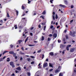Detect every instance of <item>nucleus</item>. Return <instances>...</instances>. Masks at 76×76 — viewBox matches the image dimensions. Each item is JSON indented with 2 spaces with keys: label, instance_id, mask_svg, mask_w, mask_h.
Returning a JSON list of instances; mask_svg holds the SVG:
<instances>
[{
  "label": "nucleus",
  "instance_id": "nucleus-1",
  "mask_svg": "<svg viewBox=\"0 0 76 76\" xmlns=\"http://www.w3.org/2000/svg\"><path fill=\"white\" fill-rule=\"evenodd\" d=\"M61 68V66H58V68L55 71V73H58V72H59L60 71V69Z\"/></svg>",
  "mask_w": 76,
  "mask_h": 76
},
{
  "label": "nucleus",
  "instance_id": "nucleus-2",
  "mask_svg": "<svg viewBox=\"0 0 76 76\" xmlns=\"http://www.w3.org/2000/svg\"><path fill=\"white\" fill-rule=\"evenodd\" d=\"M10 64L11 66H12V68L15 67V65H14V63L13 62H10Z\"/></svg>",
  "mask_w": 76,
  "mask_h": 76
},
{
  "label": "nucleus",
  "instance_id": "nucleus-3",
  "mask_svg": "<svg viewBox=\"0 0 76 76\" xmlns=\"http://www.w3.org/2000/svg\"><path fill=\"white\" fill-rule=\"evenodd\" d=\"M76 32L75 31H73V33L71 32L70 34H69V35H71V36H72V37H75V34H76Z\"/></svg>",
  "mask_w": 76,
  "mask_h": 76
},
{
  "label": "nucleus",
  "instance_id": "nucleus-4",
  "mask_svg": "<svg viewBox=\"0 0 76 76\" xmlns=\"http://www.w3.org/2000/svg\"><path fill=\"white\" fill-rule=\"evenodd\" d=\"M26 5L25 4H23L22 6V10H24L25 9V7L26 8Z\"/></svg>",
  "mask_w": 76,
  "mask_h": 76
},
{
  "label": "nucleus",
  "instance_id": "nucleus-5",
  "mask_svg": "<svg viewBox=\"0 0 76 76\" xmlns=\"http://www.w3.org/2000/svg\"><path fill=\"white\" fill-rule=\"evenodd\" d=\"M11 24H12V23H11L10 22H7L6 24V25L7 26H10Z\"/></svg>",
  "mask_w": 76,
  "mask_h": 76
},
{
  "label": "nucleus",
  "instance_id": "nucleus-6",
  "mask_svg": "<svg viewBox=\"0 0 76 76\" xmlns=\"http://www.w3.org/2000/svg\"><path fill=\"white\" fill-rule=\"evenodd\" d=\"M43 67H47L48 66V64L47 63H46L43 64Z\"/></svg>",
  "mask_w": 76,
  "mask_h": 76
},
{
  "label": "nucleus",
  "instance_id": "nucleus-7",
  "mask_svg": "<svg viewBox=\"0 0 76 76\" xmlns=\"http://www.w3.org/2000/svg\"><path fill=\"white\" fill-rule=\"evenodd\" d=\"M57 34L56 33H54L53 34V37H54L55 38H57Z\"/></svg>",
  "mask_w": 76,
  "mask_h": 76
},
{
  "label": "nucleus",
  "instance_id": "nucleus-8",
  "mask_svg": "<svg viewBox=\"0 0 76 76\" xmlns=\"http://www.w3.org/2000/svg\"><path fill=\"white\" fill-rule=\"evenodd\" d=\"M75 48H72L70 49V52H71V53H72L75 51Z\"/></svg>",
  "mask_w": 76,
  "mask_h": 76
},
{
  "label": "nucleus",
  "instance_id": "nucleus-9",
  "mask_svg": "<svg viewBox=\"0 0 76 76\" xmlns=\"http://www.w3.org/2000/svg\"><path fill=\"white\" fill-rule=\"evenodd\" d=\"M59 6H61V7H63L64 8L66 7V6H65V5L61 4H60Z\"/></svg>",
  "mask_w": 76,
  "mask_h": 76
},
{
  "label": "nucleus",
  "instance_id": "nucleus-10",
  "mask_svg": "<svg viewBox=\"0 0 76 76\" xmlns=\"http://www.w3.org/2000/svg\"><path fill=\"white\" fill-rule=\"evenodd\" d=\"M16 69L20 71V70H21V68H20V67H18Z\"/></svg>",
  "mask_w": 76,
  "mask_h": 76
},
{
  "label": "nucleus",
  "instance_id": "nucleus-11",
  "mask_svg": "<svg viewBox=\"0 0 76 76\" xmlns=\"http://www.w3.org/2000/svg\"><path fill=\"white\" fill-rule=\"evenodd\" d=\"M64 3L65 4H68V2L67 1L64 0Z\"/></svg>",
  "mask_w": 76,
  "mask_h": 76
},
{
  "label": "nucleus",
  "instance_id": "nucleus-12",
  "mask_svg": "<svg viewBox=\"0 0 76 76\" xmlns=\"http://www.w3.org/2000/svg\"><path fill=\"white\" fill-rule=\"evenodd\" d=\"M9 53L10 54H13L14 53V52L13 51H10L9 52Z\"/></svg>",
  "mask_w": 76,
  "mask_h": 76
},
{
  "label": "nucleus",
  "instance_id": "nucleus-13",
  "mask_svg": "<svg viewBox=\"0 0 76 76\" xmlns=\"http://www.w3.org/2000/svg\"><path fill=\"white\" fill-rule=\"evenodd\" d=\"M49 54H50V56H54V54L53 52H50L49 53Z\"/></svg>",
  "mask_w": 76,
  "mask_h": 76
},
{
  "label": "nucleus",
  "instance_id": "nucleus-14",
  "mask_svg": "<svg viewBox=\"0 0 76 76\" xmlns=\"http://www.w3.org/2000/svg\"><path fill=\"white\" fill-rule=\"evenodd\" d=\"M15 12H16V14H17V16H18V14L19 13V12H18V11L16 10Z\"/></svg>",
  "mask_w": 76,
  "mask_h": 76
},
{
  "label": "nucleus",
  "instance_id": "nucleus-15",
  "mask_svg": "<svg viewBox=\"0 0 76 76\" xmlns=\"http://www.w3.org/2000/svg\"><path fill=\"white\" fill-rule=\"evenodd\" d=\"M28 37H27V38H26V40H25V44H26V41H28Z\"/></svg>",
  "mask_w": 76,
  "mask_h": 76
},
{
  "label": "nucleus",
  "instance_id": "nucleus-16",
  "mask_svg": "<svg viewBox=\"0 0 76 76\" xmlns=\"http://www.w3.org/2000/svg\"><path fill=\"white\" fill-rule=\"evenodd\" d=\"M63 76V73L61 72H60L59 74V76Z\"/></svg>",
  "mask_w": 76,
  "mask_h": 76
},
{
  "label": "nucleus",
  "instance_id": "nucleus-17",
  "mask_svg": "<svg viewBox=\"0 0 76 76\" xmlns=\"http://www.w3.org/2000/svg\"><path fill=\"white\" fill-rule=\"evenodd\" d=\"M7 18H10V15H9V12H7Z\"/></svg>",
  "mask_w": 76,
  "mask_h": 76
},
{
  "label": "nucleus",
  "instance_id": "nucleus-18",
  "mask_svg": "<svg viewBox=\"0 0 76 76\" xmlns=\"http://www.w3.org/2000/svg\"><path fill=\"white\" fill-rule=\"evenodd\" d=\"M27 75L28 76H31V73H30V72H28L27 73Z\"/></svg>",
  "mask_w": 76,
  "mask_h": 76
},
{
  "label": "nucleus",
  "instance_id": "nucleus-19",
  "mask_svg": "<svg viewBox=\"0 0 76 76\" xmlns=\"http://www.w3.org/2000/svg\"><path fill=\"white\" fill-rule=\"evenodd\" d=\"M12 55H13V57H15V56H16V53H14H14Z\"/></svg>",
  "mask_w": 76,
  "mask_h": 76
},
{
  "label": "nucleus",
  "instance_id": "nucleus-20",
  "mask_svg": "<svg viewBox=\"0 0 76 76\" xmlns=\"http://www.w3.org/2000/svg\"><path fill=\"white\" fill-rule=\"evenodd\" d=\"M46 13L45 12V10H44V11L42 13V15H45V13Z\"/></svg>",
  "mask_w": 76,
  "mask_h": 76
},
{
  "label": "nucleus",
  "instance_id": "nucleus-21",
  "mask_svg": "<svg viewBox=\"0 0 76 76\" xmlns=\"http://www.w3.org/2000/svg\"><path fill=\"white\" fill-rule=\"evenodd\" d=\"M7 52H8V51H4V53H3V55H4L5 54V53H6Z\"/></svg>",
  "mask_w": 76,
  "mask_h": 76
},
{
  "label": "nucleus",
  "instance_id": "nucleus-22",
  "mask_svg": "<svg viewBox=\"0 0 76 76\" xmlns=\"http://www.w3.org/2000/svg\"><path fill=\"white\" fill-rule=\"evenodd\" d=\"M14 28H15V29H16L17 28H18V27H17V25H15L14 26Z\"/></svg>",
  "mask_w": 76,
  "mask_h": 76
},
{
  "label": "nucleus",
  "instance_id": "nucleus-23",
  "mask_svg": "<svg viewBox=\"0 0 76 76\" xmlns=\"http://www.w3.org/2000/svg\"><path fill=\"white\" fill-rule=\"evenodd\" d=\"M44 36H42V41H44Z\"/></svg>",
  "mask_w": 76,
  "mask_h": 76
},
{
  "label": "nucleus",
  "instance_id": "nucleus-24",
  "mask_svg": "<svg viewBox=\"0 0 76 76\" xmlns=\"http://www.w3.org/2000/svg\"><path fill=\"white\" fill-rule=\"evenodd\" d=\"M28 45L30 47H32V46H34L35 45Z\"/></svg>",
  "mask_w": 76,
  "mask_h": 76
},
{
  "label": "nucleus",
  "instance_id": "nucleus-25",
  "mask_svg": "<svg viewBox=\"0 0 76 76\" xmlns=\"http://www.w3.org/2000/svg\"><path fill=\"white\" fill-rule=\"evenodd\" d=\"M7 61H10V58H7Z\"/></svg>",
  "mask_w": 76,
  "mask_h": 76
},
{
  "label": "nucleus",
  "instance_id": "nucleus-26",
  "mask_svg": "<svg viewBox=\"0 0 76 76\" xmlns=\"http://www.w3.org/2000/svg\"><path fill=\"white\" fill-rule=\"evenodd\" d=\"M60 47L61 48H63L64 47V45H61Z\"/></svg>",
  "mask_w": 76,
  "mask_h": 76
},
{
  "label": "nucleus",
  "instance_id": "nucleus-27",
  "mask_svg": "<svg viewBox=\"0 0 76 76\" xmlns=\"http://www.w3.org/2000/svg\"><path fill=\"white\" fill-rule=\"evenodd\" d=\"M49 66H50V67H53V65L51 64V63H49Z\"/></svg>",
  "mask_w": 76,
  "mask_h": 76
},
{
  "label": "nucleus",
  "instance_id": "nucleus-28",
  "mask_svg": "<svg viewBox=\"0 0 76 76\" xmlns=\"http://www.w3.org/2000/svg\"><path fill=\"white\" fill-rule=\"evenodd\" d=\"M48 41H51V39H50V38L48 37Z\"/></svg>",
  "mask_w": 76,
  "mask_h": 76
},
{
  "label": "nucleus",
  "instance_id": "nucleus-29",
  "mask_svg": "<svg viewBox=\"0 0 76 76\" xmlns=\"http://www.w3.org/2000/svg\"><path fill=\"white\" fill-rule=\"evenodd\" d=\"M55 18L56 19H58V16H57V14L56 15Z\"/></svg>",
  "mask_w": 76,
  "mask_h": 76
},
{
  "label": "nucleus",
  "instance_id": "nucleus-30",
  "mask_svg": "<svg viewBox=\"0 0 76 76\" xmlns=\"http://www.w3.org/2000/svg\"><path fill=\"white\" fill-rule=\"evenodd\" d=\"M41 49H40L37 51V53H41Z\"/></svg>",
  "mask_w": 76,
  "mask_h": 76
},
{
  "label": "nucleus",
  "instance_id": "nucleus-31",
  "mask_svg": "<svg viewBox=\"0 0 76 76\" xmlns=\"http://www.w3.org/2000/svg\"><path fill=\"white\" fill-rule=\"evenodd\" d=\"M18 42H19V44H20L21 42H22V40H18Z\"/></svg>",
  "mask_w": 76,
  "mask_h": 76
},
{
  "label": "nucleus",
  "instance_id": "nucleus-32",
  "mask_svg": "<svg viewBox=\"0 0 76 76\" xmlns=\"http://www.w3.org/2000/svg\"><path fill=\"white\" fill-rule=\"evenodd\" d=\"M71 45H67V47H68V48H69V47H71Z\"/></svg>",
  "mask_w": 76,
  "mask_h": 76
},
{
  "label": "nucleus",
  "instance_id": "nucleus-33",
  "mask_svg": "<svg viewBox=\"0 0 76 76\" xmlns=\"http://www.w3.org/2000/svg\"><path fill=\"white\" fill-rule=\"evenodd\" d=\"M66 39H69V37H68V36L66 35L65 36Z\"/></svg>",
  "mask_w": 76,
  "mask_h": 76
},
{
  "label": "nucleus",
  "instance_id": "nucleus-34",
  "mask_svg": "<svg viewBox=\"0 0 76 76\" xmlns=\"http://www.w3.org/2000/svg\"><path fill=\"white\" fill-rule=\"evenodd\" d=\"M44 58V55L42 54V58L43 59Z\"/></svg>",
  "mask_w": 76,
  "mask_h": 76
},
{
  "label": "nucleus",
  "instance_id": "nucleus-35",
  "mask_svg": "<svg viewBox=\"0 0 76 76\" xmlns=\"http://www.w3.org/2000/svg\"><path fill=\"white\" fill-rule=\"evenodd\" d=\"M0 22L1 23H3V21L2 20H0Z\"/></svg>",
  "mask_w": 76,
  "mask_h": 76
},
{
  "label": "nucleus",
  "instance_id": "nucleus-36",
  "mask_svg": "<svg viewBox=\"0 0 76 76\" xmlns=\"http://www.w3.org/2000/svg\"><path fill=\"white\" fill-rule=\"evenodd\" d=\"M66 50H67V51H69V48L68 47H66Z\"/></svg>",
  "mask_w": 76,
  "mask_h": 76
},
{
  "label": "nucleus",
  "instance_id": "nucleus-37",
  "mask_svg": "<svg viewBox=\"0 0 76 76\" xmlns=\"http://www.w3.org/2000/svg\"><path fill=\"white\" fill-rule=\"evenodd\" d=\"M27 60L28 61H30V60H31V59H30V58H27Z\"/></svg>",
  "mask_w": 76,
  "mask_h": 76
},
{
  "label": "nucleus",
  "instance_id": "nucleus-38",
  "mask_svg": "<svg viewBox=\"0 0 76 76\" xmlns=\"http://www.w3.org/2000/svg\"><path fill=\"white\" fill-rule=\"evenodd\" d=\"M40 18H42V19H44V18L43 17V16H42V15L41 16H40Z\"/></svg>",
  "mask_w": 76,
  "mask_h": 76
},
{
  "label": "nucleus",
  "instance_id": "nucleus-39",
  "mask_svg": "<svg viewBox=\"0 0 76 76\" xmlns=\"http://www.w3.org/2000/svg\"><path fill=\"white\" fill-rule=\"evenodd\" d=\"M53 20H55V16H54V15H53Z\"/></svg>",
  "mask_w": 76,
  "mask_h": 76
},
{
  "label": "nucleus",
  "instance_id": "nucleus-40",
  "mask_svg": "<svg viewBox=\"0 0 76 76\" xmlns=\"http://www.w3.org/2000/svg\"><path fill=\"white\" fill-rule=\"evenodd\" d=\"M30 35L31 36H33V34H32V33H30Z\"/></svg>",
  "mask_w": 76,
  "mask_h": 76
},
{
  "label": "nucleus",
  "instance_id": "nucleus-41",
  "mask_svg": "<svg viewBox=\"0 0 76 76\" xmlns=\"http://www.w3.org/2000/svg\"><path fill=\"white\" fill-rule=\"evenodd\" d=\"M53 0H50V2L51 3H52V4H53Z\"/></svg>",
  "mask_w": 76,
  "mask_h": 76
},
{
  "label": "nucleus",
  "instance_id": "nucleus-42",
  "mask_svg": "<svg viewBox=\"0 0 76 76\" xmlns=\"http://www.w3.org/2000/svg\"><path fill=\"white\" fill-rule=\"evenodd\" d=\"M53 70V69H50L49 70L50 72H52Z\"/></svg>",
  "mask_w": 76,
  "mask_h": 76
},
{
  "label": "nucleus",
  "instance_id": "nucleus-43",
  "mask_svg": "<svg viewBox=\"0 0 76 76\" xmlns=\"http://www.w3.org/2000/svg\"><path fill=\"white\" fill-rule=\"evenodd\" d=\"M10 47H11V48H13V45H10Z\"/></svg>",
  "mask_w": 76,
  "mask_h": 76
},
{
  "label": "nucleus",
  "instance_id": "nucleus-44",
  "mask_svg": "<svg viewBox=\"0 0 76 76\" xmlns=\"http://www.w3.org/2000/svg\"><path fill=\"white\" fill-rule=\"evenodd\" d=\"M49 37H52V36H53V34H50L49 35Z\"/></svg>",
  "mask_w": 76,
  "mask_h": 76
},
{
  "label": "nucleus",
  "instance_id": "nucleus-45",
  "mask_svg": "<svg viewBox=\"0 0 76 76\" xmlns=\"http://www.w3.org/2000/svg\"><path fill=\"white\" fill-rule=\"evenodd\" d=\"M31 1H29V0H28V4H29V3H31Z\"/></svg>",
  "mask_w": 76,
  "mask_h": 76
},
{
  "label": "nucleus",
  "instance_id": "nucleus-46",
  "mask_svg": "<svg viewBox=\"0 0 76 76\" xmlns=\"http://www.w3.org/2000/svg\"><path fill=\"white\" fill-rule=\"evenodd\" d=\"M12 76H15V74L13 73L12 74V75H11Z\"/></svg>",
  "mask_w": 76,
  "mask_h": 76
},
{
  "label": "nucleus",
  "instance_id": "nucleus-47",
  "mask_svg": "<svg viewBox=\"0 0 76 76\" xmlns=\"http://www.w3.org/2000/svg\"><path fill=\"white\" fill-rule=\"evenodd\" d=\"M3 58H1L0 59V61H3Z\"/></svg>",
  "mask_w": 76,
  "mask_h": 76
},
{
  "label": "nucleus",
  "instance_id": "nucleus-48",
  "mask_svg": "<svg viewBox=\"0 0 76 76\" xmlns=\"http://www.w3.org/2000/svg\"><path fill=\"white\" fill-rule=\"evenodd\" d=\"M45 28H46V26H45L44 27V31H45Z\"/></svg>",
  "mask_w": 76,
  "mask_h": 76
},
{
  "label": "nucleus",
  "instance_id": "nucleus-49",
  "mask_svg": "<svg viewBox=\"0 0 76 76\" xmlns=\"http://www.w3.org/2000/svg\"><path fill=\"white\" fill-rule=\"evenodd\" d=\"M15 72L16 73H19V72L16 70H15Z\"/></svg>",
  "mask_w": 76,
  "mask_h": 76
},
{
  "label": "nucleus",
  "instance_id": "nucleus-50",
  "mask_svg": "<svg viewBox=\"0 0 76 76\" xmlns=\"http://www.w3.org/2000/svg\"><path fill=\"white\" fill-rule=\"evenodd\" d=\"M73 22V20H71L70 21V23H72V22Z\"/></svg>",
  "mask_w": 76,
  "mask_h": 76
},
{
  "label": "nucleus",
  "instance_id": "nucleus-51",
  "mask_svg": "<svg viewBox=\"0 0 76 76\" xmlns=\"http://www.w3.org/2000/svg\"><path fill=\"white\" fill-rule=\"evenodd\" d=\"M20 53L22 54V55H23L25 54V53H24L21 52Z\"/></svg>",
  "mask_w": 76,
  "mask_h": 76
},
{
  "label": "nucleus",
  "instance_id": "nucleus-52",
  "mask_svg": "<svg viewBox=\"0 0 76 76\" xmlns=\"http://www.w3.org/2000/svg\"><path fill=\"white\" fill-rule=\"evenodd\" d=\"M23 59V58H22V57H21L20 58V61L22 60Z\"/></svg>",
  "mask_w": 76,
  "mask_h": 76
},
{
  "label": "nucleus",
  "instance_id": "nucleus-53",
  "mask_svg": "<svg viewBox=\"0 0 76 76\" xmlns=\"http://www.w3.org/2000/svg\"><path fill=\"white\" fill-rule=\"evenodd\" d=\"M25 19V18H22V20H24Z\"/></svg>",
  "mask_w": 76,
  "mask_h": 76
},
{
  "label": "nucleus",
  "instance_id": "nucleus-54",
  "mask_svg": "<svg viewBox=\"0 0 76 76\" xmlns=\"http://www.w3.org/2000/svg\"><path fill=\"white\" fill-rule=\"evenodd\" d=\"M21 49L23 50V51H24V49H23V47H22L21 48Z\"/></svg>",
  "mask_w": 76,
  "mask_h": 76
},
{
  "label": "nucleus",
  "instance_id": "nucleus-55",
  "mask_svg": "<svg viewBox=\"0 0 76 76\" xmlns=\"http://www.w3.org/2000/svg\"><path fill=\"white\" fill-rule=\"evenodd\" d=\"M34 61H32L31 62V64H34Z\"/></svg>",
  "mask_w": 76,
  "mask_h": 76
},
{
  "label": "nucleus",
  "instance_id": "nucleus-56",
  "mask_svg": "<svg viewBox=\"0 0 76 76\" xmlns=\"http://www.w3.org/2000/svg\"><path fill=\"white\" fill-rule=\"evenodd\" d=\"M34 27H31L30 28L31 30H32L33 29H34Z\"/></svg>",
  "mask_w": 76,
  "mask_h": 76
},
{
  "label": "nucleus",
  "instance_id": "nucleus-57",
  "mask_svg": "<svg viewBox=\"0 0 76 76\" xmlns=\"http://www.w3.org/2000/svg\"><path fill=\"white\" fill-rule=\"evenodd\" d=\"M14 57H15V59H17L18 58V57L17 56H15Z\"/></svg>",
  "mask_w": 76,
  "mask_h": 76
},
{
  "label": "nucleus",
  "instance_id": "nucleus-58",
  "mask_svg": "<svg viewBox=\"0 0 76 76\" xmlns=\"http://www.w3.org/2000/svg\"><path fill=\"white\" fill-rule=\"evenodd\" d=\"M53 28V26H50V29H52V28Z\"/></svg>",
  "mask_w": 76,
  "mask_h": 76
},
{
  "label": "nucleus",
  "instance_id": "nucleus-59",
  "mask_svg": "<svg viewBox=\"0 0 76 76\" xmlns=\"http://www.w3.org/2000/svg\"><path fill=\"white\" fill-rule=\"evenodd\" d=\"M71 8H72H72H73V6L71 5Z\"/></svg>",
  "mask_w": 76,
  "mask_h": 76
},
{
  "label": "nucleus",
  "instance_id": "nucleus-60",
  "mask_svg": "<svg viewBox=\"0 0 76 76\" xmlns=\"http://www.w3.org/2000/svg\"><path fill=\"white\" fill-rule=\"evenodd\" d=\"M62 54H64V50L62 52Z\"/></svg>",
  "mask_w": 76,
  "mask_h": 76
},
{
  "label": "nucleus",
  "instance_id": "nucleus-61",
  "mask_svg": "<svg viewBox=\"0 0 76 76\" xmlns=\"http://www.w3.org/2000/svg\"><path fill=\"white\" fill-rule=\"evenodd\" d=\"M66 32H67V30H65L64 31V33H66Z\"/></svg>",
  "mask_w": 76,
  "mask_h": 76
},
{
  "label": "nucleus",
  "instance_id": "nucleus-62",
  "mask_svg": "<svg viewBox=\"0 0 76 76\" xmlns=\"http://www.w3.org/2000/svg\"><path fill=\"white\" fill-rule=\"evenodd\" d=\"M46 61H48V58H47L46 59Z\"/></svg>",
  "mask_w": 76,
  "mask_h": 76
},
{
  "label": "nucleus",
  "instance_id": "nucleus-63",
  "mask_svg": "<svg viewBox=\"0 0 76 76\" xmlns=\"http://www.w3.org/2000/svg\"><path fill=\"white\" fill-rule=\"evenodd\" d=\"M38 26L39 28H41V25H39Z\"/></svg>",
  "mask_w": 76,
  "mask_h": 76
},
{
  "label": "nucleus",
  "instance_id": "nucleus-64",
  "mask_svg": "<svg viewBox=\"0 0 76 76\" xmlns=\"http://www.w3.org/2000/svg\"><path fill=\"white\" fill-rule=\"evenodd\" d=\"M65 41V38H64V39H63V41H64H64Z\"/></svg>",
  "mask_w": 76,
  "mask_h": 76
}]
</instances>
